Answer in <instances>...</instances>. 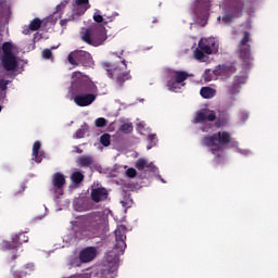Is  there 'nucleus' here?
I'll return each mask as SVG.
<instances>
[{"label":"nucleus","mask_w":278,"mask_h":278,"mask_svg":"<svg viewBox=\"0 0 278 278\" xmlns=\"http://www.w3.org/2000/svg\"><path fill=\"white\" fill-rule=\"evenodd\" d=\"M115 245L112 251L106 253V260L102 265H100L99 270L94 273L93 278H114L116 277V270H118V262L121 261V255L125 253L127 249V227L125 225H119L115 231Z\"/></svg>","instance_id":"nucleus-1"},{"label":"nucleus","mask_w":278,"mask_h":278,"mask_svg":"<svg viewBox=\"0 0 278 278\" xmlns=\"http://www.w3.org/2000/svg\"><path fill=\"white\" fill-rule=\"evenodd\" d=\"M71 88L74 103L78 108H88V105H92L97 101L99 87H97L90 77L84 75L81 72L72 73Z\"/></svg>","instance_id":"nucleus-2"},{"label":"nucleus","mask_w":278,"mask_h":278,"mask_svg":"<svg viewBox=\"0 0 278 278\" xmlns=\"http://www.w3.org/2000/svg\"><path fill=\"white\" fill-rule=\"evenodd\" d=\"M121 64L123 66H121ZM106 76L112 79L115 88L121 89L125 86V81L131 79V72L127 70V61L122 60L121 63L104 62L102 64Z\"/></svg>","instance_id":"nucleus-3"},{"label":"nucleus","mask_w":278,"mask_h":278,"mask_svg":"<svg viewBox=\"0 0 278 278\" xmlns=\"http://www.w3.org/2000/svg\"><path fill=\"white\" fill-rule=\"evenodd\" d=\"M231 143V134L229 131H218L212 136H204L202 138V144L211 149L213 155H218L223 151V147Z\"/></svg>","instance_id":"nucleus-4"},{"label":"nucleus","mask_w":278,"mask_h":278,"mask_svg":"<svg viewBox=\"0 0 278 278\" xmlns=\"http://www.w3.org/2000/svg\"><path fill=\"white\" fill-rule=\"evenodd\" d=\"M106 225L108 222L103 213H90L86 216L84 231H86L87 236H101L105 231Z\"/></svg>","instance_id":"nucleus-5"},{"label":"nucleus","mask_w":278,"mask_h":278,"mask_svg":"<svg viewBox=\"0 0 278 278\" xmlns=\"http://www.w3.org/2000/svg\"><path fill=\"white\" fill-rule=\"evenodd\" d=\"M80 39L90 47H101L108 40V34L103 25H93L80 34Z\"/></svg>","instance_id":"nucleus-6"},{"label":"nucleus","mask_w":278,"mask_h":278,"mask_svg":"<svg viewBox=\"0 0 278 278\" xmlns=\"http://www.w3.org/2000/svg\"><path fill=\"white\" fill-rule=\"evenodd\" d=\"M0 62L2 68L12 73L18 68V56L14 54V46L10 41H5L1 46Z\"/></svg>","instance_id":"nucleus-7"},{"label":"nucleus","mask_w":278,"mask_h":278,"mask_svg":"<svg viewBox=\"0 0 278 278\" xmlns=\"http://www.w3.org/2000/svg\"><path fill=\"white\" fill-rule=\"evenodd\" d=\"M67 62L72 66H84L85 68H92V66H94L92 54L84 50L72 51L67 55Z\"/></svg>","instance_id":"nucleus-8"},{"label":"nucleus","mask_w":278,"mask_h":278,"mask_svg":"<svg viewBox=\"0 0 278 278\" xmlns=\"http://www.w3.org/2000/svg\"><path fill=\"white\" fill-rule=\"evenodd\" d=\"M25 242H29V237H27L24 232H21L18 235H13L10 241H2L1 243V250L2 251H13V255L11 260L14 262L16 257V251L21 247V244H25Z\"/></svg>","instance_id":"nucleus-9"},{"label":"nucleus","mask_w":278,"mask_h":278,"mask_svg":"<svg viewBox=\"0 0 278 278\" xmlns=\"http://www.w3.org/2000/svg\"><path fill=\"white\" fill-rule=\"evenodd\" d=\"M251 33L243 31V38L239 43V58L242 61V66H250L251 62H253V56H251Z\"/></svg>","instance_id":"nucleus-10"},{"label":"nucleus","mask_w":278,"mask_h":278,"mask_svg":"<svg viewBox=\"0 0 278 278\" xmlns=\"http://www.w3.org/2000/svg\"><path fill=\"white\" fill-rule=\"evenodd\" d=\"M211 7H212V0H197L194 14L200 27H205V25H207Z\"/></svg>","instance_id":"nucleus-11"},{"label":"nucleus","mask_w":278,"mask_h":278,"mask_svg":"<svg viewBox=\"0 0 278 278\" xmlns=\"http://www.w3.org/2000/svg\"><path fill=\"white\" fill-rule=\"evenodd\" d=\"M168 80H167V88L172 92H175L177 90V86H186L184 81L190 77V74L186 71H170L167 75Z\"/></svg>","instance_id":"nucleus-12"},{"label":"nucleus","mask_w":278,"mask_h":278,"mask_svg":"<svg viewBox=\"0 0 278 278\" xmlns=\"http://www.w3.org/2000/svg\"><path fill=\"white\" fill-rule=\"evenodd\" d=\"M12 11L8 4V0H0V41L3 40V33L8 34V25H10V16Z\"/></svg>","instance_id":"nucleus-13"},{"label":"nucleus","mask_w":278,"mask_h":278,"mask_svg":"<svg viewBox=\"0 0 278 278\" xmlns=\"http://www.w3.org/2000/svg\"><path fill=\"white\" fill-rule=\"evenodd\" d=\"M64 186H66V176L64 174L56 172L52 176V188L56 194H64Z\"/></svg>","instance_id":"nucleus-14"},{"label":"nucleus","mask_w":278,"mask_h":278,"mask_svg":"<svg viewBox=\"0 0 278 278\" xmlns=\"http://www.w3.org/2000/svg\"><path fill=\"white\" fill-rule=\"evenodd\" d=\"M236 71L237 68L233 64L219 65L213 71V75H216V77H220L222 79H229V77L236 74Z\"/></svg>","instance_id":"nucleus-15"},{"label":"nucleus","mask_w":278,"mask_h":278,"mask_svg":"<svg viewBox=\"0 0 278 278\" xmlns=\"http://www.w3.org/2000/svg\"><path fill=\"white\" fill-rule=\"evenodd\" d=\"M206 121L214 123L216 121V112L204 109L195 114L194 123H205Z\"/></svg>","instance_id":"nucleus-16"},{"label":"nucleus","mask_w":278,"mask_h":278,"mask_svg":"<svg viewBox=\"0 0 278 278\" xmlns=\"http://www.w3.org/2000/svg\"><path fill=\"white\" fill-rule=\"evenodd\" d=\"M109 192L108 189L103 187L92 188L90 192V199L93 203H101L102 201H108Z\"/></svg>","instance_id":"nucleus-17"},{"label":"nucleus","mask_w":278,"mask_h":278,"mask_svg":"<svg viewBox=\"0 0 278 278\" xmlns=\"http://www.w3.org/2000/svg\"><path fill=\"white\" fill-rule=\"evenodd\" d=\"M79 260L83 264H88V262H92L97 257V248L89 247L79 252Z\"/></svg>","instance_id":"nucleus-18"},{"label":"nucleus","mask_w":278,"mask_h":278,"mask_svg":"<svg viewBox=\"0 0 278 278\" xmlns=\"http://www.w3.org/2000/svg\"><path fill=\"white\" fill-rule=\"evenodd\" d=\"M247 84V76H235L232 85L228 87V94L233 97L240 92V88Z\"/></svg>","instance_id":"nucleus-19"},{"label":"nucleus","mask_w":278,"mask_h":278,"mask_svg":"<svg viewBox=\"0 0 278 278\" xmlns=\"http://www.w3.org/2000/svg\"><path fill=\"white\" fill-rule=\"evenodd\" d=\"M74 10L76 14H86L90 10V0H75Z\"/></svg>","instance_id":"nucleus-20"},{"label":"nucleus","mask_w":278,"mask_h":278,"mask_svg":"<svg viewBox=\"0 0 278 278\" xmlns=\"http://www.w3.org/2000/svg\"><path fill=\"white\" fill-rule=\"evenodd\" d=\"M41 147L42 143H40V141H35L33 144L31 157L37 164H40V162H42V152H40Z\"/></svg>","instance_id":"nucleus-21"},{"label":"nucleus","mask_w":278,"mask_h":278,"mask_svg":"<svg viewBox=\"0 0 278 278\" xmlns=\"http://www.w3.org/2000/svg\"><path fill=\"white\" fill-rule=\"evenodd\" d=\"M200 94L203 99H214V97H216V89L212 87H202Z\"/></svg>","instance_id":"nucleus-22"},{"label":"nucleus","mask_w":278,"mask_h":278,"mask_svg":"<svg viewBox=\"0 0 278 278\" xmlns=\"http://www.w3.org/2000/svg\"><path fill=\"white\" fill-rule=\"evenodd\" d=\"M93 163L94 159H92V156L83 155L78 159V165L81 168H88V166H92Z\"/></svg>","instance_id":"nucleus-23"},{"label":"nucleus","mask_w":278,"mask_h":278,"mask_svg":"<svg viewBox=\"0 0 278 278\" xmlns=\"http://www.w3.org/2000/svg\"><path fill=\"white\" fill-rule=\"evenodd\" d=\"M89 130L88 124H84L83 126H80V128H78L74 135L73 138L75 140H81V138H86V131Z\"/></svg>","instance_id":"nucleus-24"},{"label":"nucleus","mask_w":278,"mask_h":278,"mask_svg":"<svg viewBox=\"0 0 278 278\" xmlns=\"http://www.w3.org/2000/svg\"><path fill=\"white\" fill-rule=\"evenodd\" d=\"M151 166H153V163H149V161H147V159H143V157L138 159L136 162L137 170H142L144 168H151Z\"/></svg>","instance_id":"nucleus-25"},{"label":"nucleus","mask_w":278,"mask_h":278,"mask_svg":"<svg viewBox=\"0 0 278 278\" xmlns=\"http://www.w3.org/2000/svg\"><path fill=\"white\" fill-rule=\"evenodd\" d=\"M203 42L206 43V46L212 49L213 53H218V43H216V39L213 37L203 39Z\"/></svg>","instance_id":"nucleus-26"},{"label":"nucleus","mask_w":278,"mask_h":278,"mask_svg":"<svg viewBox=\"0 0 278 278\" xmlns=\"http://www.w3.org/2000/svg\"><path fill=\"white\" fill-rule=\"evenodd\" d=\"M71 179H72L73 184H75V186H79V184H81V181H84L85 176L81 172H74L71 176Z\"/></svg>","instance_id":"nucleus-27"},{"label":"nucleus","mask_w":278,"mask_h":278,"mask_svg":"<svg viewBox=\"0 0 278 278\" xmlns=\"http://www.w3.org/2000/svg\"><path fill=\"white\" fill-rule=\"evenodd\" d=\"M29 27H30L31 31H38V29H40L42 27V20L35 17L30 22Z\"/></svg>","instance_id":"nucleus-28"},{"label":"nucleus","mask_w":278,"mask_h":278,"mask_svg":"<svg viewBox=\"0 0 278 278\" xmlns=\"http://www.w3.org/2000/svg\"><path fill=\"white\" fill-rule=\"evenodd\" d=\"M198 47L204 52L206 53V55H212V53H214V51L212 50V48H210L204 41L203 39H201L198 43Z\"/></svg>","instance_id":"nucleus-29"},{"label":"nucleus","mask_w":278,"mask_h":278,"mask_svg":"<svg viewBox=\"0 0 278 278\" xmlns=\"http://www.w3.org/2000/svg\"><path fill=\"white\" fill-rule=\"evenodd\" d=\"M111 138L112 136H110V134H103L100 137V144H102V147H110V144H112Z\"/></svg>","instance_id":"nucleus-30"},{"label":"nucleus","mask_w":278,"mask_h":278,"mask_svg":"<svg viewBox=\"0 0 278 278\" xmlns=\"http://www.w3.org/2000/svg\"><path fill=\"white\" fill-rule=\"evenodd\" d=\"M119 131H122V134H131V131H134V124L131 123H125L119 127Z\"/></svg>","instance_id":"nucleus-31"},{"label":"nucleus","mask_w":278,"mask_h":278,"mask_svg":"<svg viewBox=\"0 0 278 278\" xmlns=\"http://www.w3.org/2000/svg\"><path fill=\"white\" fill-rule=\"evenodd\" d=\"M148 149H153V147H155V144H157V135L156 134H152L148 136Z\"/></svg>","instance_id":"nucleus-32"},{"label":"nucleus","mask_w":278,"mask_h":278,"mask_svg":"<svg viewBox=\"0 0 278 278\" xmlns=\"http://www.w3.org/2000/svg\"><path fill=\"white\" fill-rule=\"evenodd\" d=\"M193 55H194L195 60H203L205 58V52L198 47L194 50Z\"/></svg>","instance_id":"nucleus-33"},{"label":"nucleus","mask_w":278,"mask_h":278,"mask_svg":"<svg viewBox=\"0 0 278 278\" xmlns=\"http://www.w3.org/2000/svg\"><path fill=\"white\" fill-rule=\"evenodd\" d=\"M96 127H105L108 125V119L105 117H99L94 121Z\"/></svg>","instance_id":"nucleus-34"},{"label":"nucleus","mask_w":278,"mask_h":278,"mask_svg":"<svg viewBox=\"0 0 278 278\" xmlns=\"http://www.w3.org/2000/svg\"><path fill=\"white\" fill-rule=\"evenodd\" d=\"M71 21H75V16H70V18H65V20H61L60 21V25L61 27H63V29H66V26L68 25V23H71Z\"/></svg>","instance_id":"nucleus-35"},{"label":"nucleus","mask_w":278,"mask_h":278,"mask_svg":"<svg viewBox=\"0 0 278 278\" xmlns=\"http://www.w3.org/2000/svg\"><path fill=\"white\" fill-rule=\"evenodd\" d=\"M42 58L45 60H51V58H53V52L51 51V49H43Z\"/></svg>","instance_id":"nucleus-36"},{"label":"nucleus","mask_w":278,"mask_h":278,"mask_svg":"<svg viewBox=\"0 0 278 278\" xmlns=\"http://www.w3.org/2000/svg\"><path fill=\"white\" fill-rule=\"evenodd\" d=\"M126 175L127 177H129L130 179H134V177H136L138 175V172L134 168L130 167L126 170Z\"/></svg>","instance_id":"nucleus-37"},{"label":"nucleus","mask_w":278,"mask_h":278,"mask_svg":"<svg viewBox=\"0 0 278 278\" xmlns=\"http://www.w3.org/2000/svg\"><path fill=\"white\" fill-rule=\"evenodd\" d=\"M10 84V80L0 79V90L2 92H5L8 90V85Z\"/></svg>","instance_id":"nucleus-38"},{"label":"nucleus","mask_w":278,"mask_h":278,"mask_svg":"<svg viewBox=\"0 0 278 278\" xmlns=\"http://www.w3.org/2000/svg\"><path fill=\"white\" fill-rule=\"evenodd\" d=\"M13 277L14 278H27V271H13Z\"/></svg>","instance_id":"nucleus-39"},{"label":"nucleus","mask_w":278,"mask_h":278,"mask_svg":"<svg viewBox=\"0 0 278 278\" xmlns=\"http://www.w3.org/2000/svg\"><path fill=\"white\" fill-rule=\"evenodd\" d=\"M212 73H214V72H212V70H205L204 71V79L206 81H212V79H213Z\"/></svg>","instance_id":"nucleus-40"},{"label":"nucleus","mask_w":278,"mask_h":278,"mask_svg":"<svg viewBox=\"0 0 278 278\" xmlns=\"http://www.w3.org/2000/svg\"><path fill=\"white\" fill-rule=\"evenodd\" d=\"M222 21L225 25H227V24L231 23V21H233V16L229 15V14H226V15L223 16Z\"/></svg>","instance_id":"nucleus-41"},{"label":"nucleus","mask_w":278,"mask_h":278,"mask_svg":"<svg viewBox=\"0 0 278 278\" xmlns=\"http://www.w3.org/2000/svg\"><path fill=\"white\" fill-rule=\"evenodd\" d=\"M66 5H68V1H63L60 4L56 5V11L55 12H62V10H64V8H66Z\"/></svg>","instance_id":"nucleus-42"},{"label":"nucleus","mask_w":278,"mask_h":278,"mask_svg":"<svg viewBox=\"0 0 278 278\" xmlns=\"http://www.w3.org/2000/svg\"><path fill=\"white\" fill-rule=\"evenodd\" d=\"M93 21H94L96 23H103V15L98 14V13H94V14H93Z\"/></svg>","instance_id":"nucleus-43"},{"label":"nucleus","mask_w":278,"mask_h":278,"mask_svg":"<svg viewBox=\"0 0 278 278\" xmlns=\"http://www.w3.org/2000/svg\"><path fill=\"white\" fill-rule=\"evenodd\" d=\"M240 119L244 123V121H249V114L248 113H240Z\"/></svg>","instance_id":"nucleus-44"},{"label":"nucleus","mask_w":278,"mask_h":278,"mask_svg":"<svg viewBox=\"0 0 278 278\" xmlns=\"http://www.w3.org/2000/svg\"><path fill=\"white\" fill-rule=\"evenodd\" d=\"M23 34H24L25 36H29V34H31V28H30V26L24 28V29H23Z\"/></svg>","instance_id":"nucleus-45"},{"label":"nucleus","mask_w":278,"mask_h":278,"mask_svg":"<svg viewBox=\"0 0 278 278\" xmlns=\"http://www.w3.org/2000/svg\"><path fill=\"white\" fill-rule=\"evenodd\" d=\"M76 153L80 154L84 153V150H81L79 147H75Z\"/></svg>","instance_id":"nucleus-46"},{"label":"nucleus","mask_w":278,"mask_h":278,"mask_svg":"<svg viewBox=\"0 0 278 278\" xmlns=\"http://www.w3.org/2000/svg\"><path fill=\"white\" fill-rule=\"evenodd\" d=\"M159 21H157V18H153V21H152V23H157Z\"/></svg>","instance_id":"nucleus-47"},{"label":"nucleus","mask_w":278,"mask_h":278,"mask_svg":"<svg viewBox=\"0 0 278 278\" xmlns=\"http://www.w3.org/2000/svg\"><path fill=\"white\" fill-rule=\"evenodd\" d=\"M239 5H240V10H242V5H243L242 2H239Z\"/></svg>","instance_id":"nucleus-48"},{"label":"nucleus","mask_w":278,"mask_h":278,"mask_svg":"<svg viewBox=\"0 0 278 278\" xmlns=\"http://www.w3.org/2000/svg\"><path fill=\"white\" fill-rule=\"evenodd\" d=\"M74 262H79V258H74Z\"/></svg>","instance_id":"nucleus-49"},{"label":"nucleus","mask_w":278,"mask_h":278,"mask_svg":"<svg viewBox=\"0 0 278 278\" xmlns=\"http://www.w3.org/2000/svg\"><path fill=\"white\" fill-rule=\"evenodd\" d=\"M1 110H3V109H2L1 105H0V112H1Z\"/></svg>","instance_id":"nucleus-50"}]
</instances>
